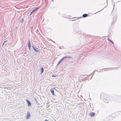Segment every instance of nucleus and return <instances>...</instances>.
Masks as SVG:
<instances>
[{"instance_id":"nucleus-9","label":"nucleus","mask_w":121,"mask_h":121,"mask_svg":"<svg viewBox=\"0 0 121 121\" xmlns=\"http://www.w3.org/2000/svg\"><path fill=\"white\" fill-rule=\"evenodd\" d=\"M88 14H83L82 16L83 17H87Z\"/></svg>"},{"instance_id":"nucleus-5","label":"nucleus","mask_w":121,"mask_h":121,"mask_svg":"<svg viewBox=\"0 0 121 121\" xmlns=\"http://www.w3.org/2000/svg\"><path fill=\"white\" fill-rule=\"evenodd\" d=\"M28 46L29 50H30L31 49V46L30 43V41H28Z\"/></svg>"},{"instance_id":"nucleus-10","label":"nucleus","mask_w":121,"mask_h":121,"mask_svg":"<svg viewBox=\"0 0 121 121\" xmlns=\"http://www.w3.org/2000/svg\"><path fill=\"white\" fill-rule=\"evenodd\" d=\"M62 61L60 60L57 63V65H59L62 62Z\"/></svg>"},{"instance_id":"nucleus-15","label":"nucleus","mask_w":121,"mask_h":121,"mask_svg":"<svg viewBox=\"0 0 121 121\" xmlns=\"http://www.w3.org/2000/svg\"><path fill=\"white\" fill-rule=\"evenodd\" d=\"M55 87H53L52 89V90H55Z\"/></svg>"},{"instance_id":"nucleus-2","label":"nucleus","mask_w":121,"mask_h":121,"mask_svg":"<svg viewBox=\"0 0 121 121\" xmlns=\"http://www.w3.org/2000/svg\"><path fill=\"white\" fill-rule=\"evenodd\" d=\"M68 58H72V57L71 56H65L62 58L60 59V60L62 61L64 60H65Z\"/></svg>"},{"instance_id":"nucleus-19","label":"nucleus","mask_w":121,"mask_h":121,"mask_svg":"<svg viewBox=\"0 0 121 121\" xmlns=\"http://www.w3.org/2000/svg\"><path fill=\"white\" fill-rule=\"evenodd\" d=\"M52 1H53V0H52Z\"/></svg>"},{"instance_id":"nucleus-4","label":"nucleus","mask_w":121,"mask_h":121,"mask_svg":"<svg viewBox=\"0 0 121 121\" xmlns=\"http://www.w3.org/2000/svg\"><path fill=\"white\" fill-rule=\"evenodd\" d=\"M30 117V114L29 112H27V113L26 117V119H28Z\"/></svg>"},{"instance_id":"nucleus-8","label":"nucleus","mask_w":121,"mask_h":121,"mask_svg":"<svg viewBox=\"0 0 121 121\" xmlns=\"http://www.w3.org/2000/svg\"><path fill=\"white\" fill-rule=\"evenodd\" d=\"M51 92V93L53 95H54V91L51 89L50 90Z\"/></svg>"},{"instance_id":"nucleus-12","label":"nucleus","mask_w":121,"mask_h":121,"mask_svg":"<svg viewBox=\"0 0 121 121\" xmlns=\"http://www.w3.org/2000/svg\"><path fill=\"white\" fill-rule=\"evenodd\" d=\"M108 39L109 41L111 42L112 44H113V42L112 40H110L109 38H108Z\"/></svg>"},{"instance_id":"nucleus-7","label":"nucleus","mask_w":121,"mask_h":121,"mask_svg":"<svg viewBox=\"0 0 121 121\" xmlns=\"http://www.w3.org/2000/svg\"><path fill=\"white\" fill-rule=\"evenodd\" d=\"M26 101L28 103V106H30L31 105V103L30 102L29 100L27 99L26 100Z\"/></svg>"},{"instance_id":"nucleus-17","label":"nucleus","mask_w":121,"mask_h":121,"mask_svg":"<svg viewBox=\"0 0 121 121\" xmlns=\"http://www.w3.org/2000/svg\"><path fill=\"white\" fill-rule=\"evenodd\" d=\"M65 17V18H69V17Z\"/></svg>"},{"instance_id":"nucleus-3","label":"nucleus","mask_w":121,"mask_h":121,"mask_svg":"<svg viewBox=\"0 0 121 121\" xmlns=\"http://www.w3.org/2000/svg\"><path fill=\"white\" fill-rule=\"evenodd\" d=\"M32 48H33L34 50L36 52H39V50L38 48H36L34 47V45L32 46Z\"/></svg>"},{"instance_id":"nucleus-16","label":"nucleus","mask_w":121,"mask_h":121,"mask_svg":"<svg viewBox=\"0 0 121 121\" xmlns=\"http://www.w3.org/2000/svg\"><path fill=\"white\" fill-rule=\"evenodd\" d=\"M44 121H48L46 119Z\"/></svg>"},{"instance_id":"nucleus-13","label":"nucleus","mask_w":121,"mask_h":121,"mask_svg":"<svg viewBox=\"0 0 121 121\" xmlns=\"http://www.w3.org/2000/svg\"><path fill=\"white\" fill-rule=\"evenodd\" d=\"M57 75H56L53 74L52 75V77H56Z\"/></svg>"},{"instance_id":"nucleus-18","label":"nucleus","mask_w":121,"mask_h":121,"mask_svg":"<svg viewBox=\"0 0 121 121\" xmlns=\"http://www.w3.org/2000/svg\"><path fill=\"white\" fill-rule=\"evenodd\" d=\"M23 19H22V21H23Z\"/></svg>"},{"instance_id":"nucleus-1","label":"nucleus","mask_w":121,"mask_h":121,"mask_svg":"<svg viewBox=\"0 0 121 121\" xmlns=\"http://www.w3.org/2000/svg\"><path fill=\"white\" fill-rule=\"evenodd\" d=\"M39 7H37L35 8V9L33 10L30 13V15H31L33 13H35L39 9Z\"/></svg>"},{"instance_id":"nucleus-11","label":"nucleus","mask_w":121,"mask_h":121,"mask_svg":"<svg viewBox=\"0 0 121 121\" xmlns=\"http://www.w3.org/2000/svg\"><path fill=\"white\" fill-rule=\"evenodd\" d=\"M44 71V69L43 67H42L41 68V73L42 74L43 72Z\"/></svg>"},{"instance_id":"nucleus-14","label":"nucleus","mask_w":121,"mask_h":121,"mask_svg":"<svg viewBox=\"0 0 121 121\" xmlns=\"http://www.w3.org/2000/svg\"><path fill=\"white\" fill-rule=\"evenodd\" d=\"M7 41V40H5V41H4V42L3 43L2 45H4V43H6Z\"/></svg>"},{"instance_id":"nucleus-6","label":"nucleus","mask_w":121,"mask_h":121,"mask_svg":"<svg viewBox=\"0 0 121 121\" xmlns=\"http://www.w3.org/2000/svg\"><path fill=\"white\" fill-rule=\"evenodd\" d=\"M95 115V113L94 112H92L91 113H90L89 114V115L91 117H94Z\"/></svg>"}]
</instances>
